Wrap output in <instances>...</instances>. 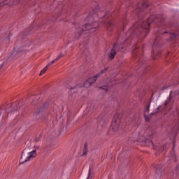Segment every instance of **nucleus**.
<instances>
[{
  "label": "nucleus",
  "instance_id": "obj_1",
  "mask_svg": "<svg viewBox=\"0 0 179 179\" xmlns=\"http://www.w3.org/2000/svg\"><path fill=\"white\" fill-rule=\"evenodd\" d=\"M149 6V4L145 1H141L138 3L137 8L135 10V15L138 17V23L134 24L131 27L130 29L126 33L127 38L121 44L114 43L113 48L109 53V58L114 59V57L117 55V51H122L124 50V45H127L128 43L131 41L132 37H138V36H143V33H145V36L149 33V27L151 23H156L157 27L155 28V31H157L158 34H166L170 33L171 27L167 24V22L164 21L163 17H159V15H151L148 18L147 22L142 21V17L146 15L145 9Z\"/></svg>",
  "mask_w": 179,
  "mask_h": 179
},
{
  "label": "nucleus",
  "instance_id": "obj_2",
  "mask_svg": "<svg viewBox=\"0 0 179 179\" xmlns=\"http://www.w3.org/2000/svg\"><path fill=\"white\" fill-rule=\"evenodd\" d=\"M93 15H94V12L90 13V16L87 17V22H90L87 23L84 29L85 30H87V31H89V33H94L96 31L97 27H99V22L94 21L93 19H94V17H93Z\"/></svg>",
  "mask_w": 179,
  "mask_h": 179
},
{
  "label": "nucleus",
  "instance_id": "obj_3",
  "mask_svg": "<svg viewBox=\"0 0 179 179\" xmlns=\"http://www.w3.org/2000/svg\"><path fill=\"white\" fill-rule=\"evenodd\" d=\"M162 43H160V36L157 34V38L152 45V59H157L159 57L162 55V52L159 48H160Z\"/></svg>",
  "mask_w": 179,
  "mask_h": 179
},
{
  "label": "nucleus",
  "instance_id": "obj_4",
  "mask_svg": "<svg viewBox=\"0 0 179 179\" xmlns=\"http://www.w3.org/2000/svg\"><path fill=\"white\" fill-rule=\"evenodd\" d=\"M35 150H33L31 152H28V156H27L25 158L23 157V154L21 156V158L20 159V164H23V163H26V162H30V160L34 159L37 156V150L40 149V146L35 145L34 147Z\"/></svg>",
  "mask_w": 179,
  "mask_h": 179
},
{
  "label": "nucleus",
  "instance_id": "obj_5",
  "mask_svg": "<svg viewBox=\"0 0 179 179\" xmlns=\"http://www.w3.org/2000/svg\"><path fill=\"white\" fill-rule=\"evenodd\" d=\"M143 53V45H135L133 48V57L137 59H138L140 64H143L142 62V54Z\"/></svg>",
  "mask_w": 179,
  "mask_h": 179
},
{
  "label": "nucleus",
  "instance_id": "obj_6",
  "mask_svg": "<svg viewBox=\"0 0 179 179\" xmlns=\"http://www.w3.org/2000/svg\"><path fill=\"white\" fill-rule=\"evenodd\" d=\"M108 70V67L105 68L104 69L101 70L100 73H98L96 76L92 78H89L84 83V87H90L92 86V83H94L96 82L97 78H100L101 75L105 73Z\"/></svg>",
  "mask_w": 179,
  "mask_h": 179
},
{
  "label": "nucleus",
  "instance_id": "obj_7",
  "mask_svg": "<svg viewBox=\"0 0 179 179\" xmlns=\"http://www.w3.org/2000/svg\"><path fill=\"white\" fill-rule=\"evenodd\" d=\"M145 132L147 134V137L143 141V142H144V143H145V145H148V146H150V145H153V141H152V139L155 138V134H156V131L150 128L148 129Z\"/></svg>",
  "mask_w": 179,
  "mask_h": 179
},
{
  "label": "nucleus",
  "instance_id": "obj_8",
  "mask_svg": "<svg viewBox=\"0 0 179 179\" xmlns=\"http://www.w3.org/2000/svg\"><path fill=\"white\" fill-rule=\"evenodd\" d=\"M120 114L116 113L113 116V119L112 120V124H111V127L113 132H117V131H118V128H120Z\"/></svg>",
  "mask_w": 179,
  "mask_h": 179
},
{
  "label": "nucleus",
  "instance_id": "obj_9",
  "mask_svg": "<svg viewBox=\"0 0 179 179\" xmlns=\"http://www.w3.org/2000/svg\"><path fill=\"white\" fill-rule=\"evenodd\" d=\"M75 29H76V38H79V37L82 36L83 33V30H85V28L81 27L80 24H76Z\"/></svg>",
  "mask_w": 179,
  "mask_h": 179
},
{
  "label": "nucleus",
  "instance_id": "obj_10",
  "mask_svg": "<svg viewBox=\"0 0 179 179\" xmlns=\"http://www.w3.org/2000/svg\"><path fill=\"white\" fill-rule=\"evenodd\" d=\"M20 52H22V50H14L12 53L10 54V57H8V61H15L17 58H19V56L20 55Z\"/></svg>",
  "mask_w": 179,
  "mask_h": 179
},
{
  "label": "nucleus",
  "instance_id": "obj_11",
  "mask_svg": "<svg viewBox=\"0 0 179 179\" xmlns=\"http://www.w3.org/2000/svg\"><path fill=\"white\" fill-rule=\"evenodd\" d=\"M115 83H113V81H107L106 85H103L101 87H99V89H102L103 90H105V92H108L110 89H111L112 86H114Z\"/></svg>",
  "mask_w": 179,
  "mask_h": 179
},
{
  "label": "nucleus",
  "instance_id": "obj_12",
  "mask_svg": "<svg viewBox=\"0 0 179 179\" xmlns=\"http://www.w3.org/2000/svg\"><path fill=\"white\" fill-rule=\"evenodd\" d=\"M80 52L84 55H87L89 54V50H87V45L86 43L80 44Z\"/></svg>",
  "mask_w": 179,
  "mask_h": 179
},
{
  "label": "nucleus",
  "instance_id": "obj_13",
  "mask_svg": "<svg viewBox=\"0 0 179 179\" xmlns=\"http://www.w3.org/2000/svg\"><path fill=\"white\" fill-rule=\"evenodd\" d=\"M87 148H88L87 143H85L84 145V148L83 149L82 156H86V155H87V153H89V149Z\"/></svg>",
  "mask_w": 179,
  "mask_h": 179
},
{
  "label": "nucleus",
  "instance_id": "obj_14",
  "mask_svg": "<svg viewBox=\"0 0 179 179\" xmlns=\"http://www.w3.org/2000/svg\"><path fill=\"white\" fill-rule=\"evenodd\" d=\"M162 171H163V166L162 165L157 166L156 172L159 174V177H162Z\"/></svg>",
  "mask_w": 179,
  "mask_h": 179
},
{
  "label": "nucleus",
  "instance_id": "obj_15",
  "mask_svg": "<svg viewBox=\"0 0 179 179\" xmlns=\"http://www.w3.org/2000/svg\"><path fill=\"white\" fill-rule=\"evenodd\" d=\"M170 148V143H167L162 146V148L159 150V152H163V150H167Z\"/></svg>",
  "mask_w": 179,
  "mask_h": 179
},
{
  "label": "nucleus",
  "instance_id": "obj_16",
  "mask_svg": "<svg viewBox=\"0 0 179 179\" xmlns=\"http://www.w3.org/2000/svg\"><path fill=\"white\" fill-rule=\"evenodd\" d=\"M108 30L111 31L113 30V27H114V23L111 22L110 21L108 22L107 23Z\"/></svg>",
  "mask_w": 179,
  "mask_h": 179
},
{
  "label": "nucleus",
  "instance_id": "obj_17",
  "mask_svg": "<svg viewBox=\"0 0 179 179\" xmlns=\"http://www.w3.org/2000/svg\"><path fill=\"white\" fill-rule=\"evenodd\" d=\"M159 111H160V108H159V107L157 108L154 110V112H152V113H151L150 115H148V117H150V118H152V117L153 115H155V114H157V113H159Z\"/></svg>",
  "mask_w": 179,
  "mask_h": 179
},
{
  "label": "nucleus",
  "instance_id": "obj_18",
  "mask_svg": "<svg viewBox=\"0 0 179 179\" xmlns=\"http://www.w3.org/2000/svg\"><path fill=\"white\" fill-rule=\"evenodd\" d=\"M92 177H93V171H92V166H90L87 178L86 179H92Z\"/></svg>",
  "mask_w": 179,
  "mask_h": 179
},
{
  "label": "nucleus",
  "instance_id": "obj_19",
  "mask_svg": "<svg viewBox=\"0 0 179 179\" xmlns=\"http://www.w3.org/2000/svg\"><path fill=\"white\" fill-rule=\"evenodd\" d=\"M103 125H104V119H101L98 123L99 129H101Z\"/></svg>",
  "mask_w": 179,
  "mask_h": 179
},
{
  "label": "nucleus",
  "instance_id": "obj_20",
  "mask_svg": "<svg viewBox=\"0 0 179 179\" xmlns=\"http://www.w3.org/2000/svg\"><path fill=\"white\" fill-rule=\"evenodd\" d=\"M12 110L10 111V113H13V111H17V104L14 103L11 106Z\"/></svg>",
  "mask_w": 179,
  "mask_h": 179
},
{
  "label": "nucleus",
  "instance_id": "obj_21",
  "mask_svg": "<svg viewBox=\"0 0 179 179\" xmlns=\"http://www.w3.org/2000/svg\"><path fill=\"white\" fill-rule=\"evenodd\" d=\"M172 99H173V96H171V95H169L168 100L164 103V107H166L169 103L171 101Z\"/></svg>",
  "mask_w": 179,
  "mask_h": 179
},
{
  "label": "nucleus",
  "instance_id": "obj_22",
  "mask_svg": "<svg viewBox=\"0 0 179 179\" xmlns=\"http://www.w3.org/2000/svg\"><path fill=\"white\" fill-rule=\"evenodd\" d=\"M127 143L130 145H134V143H135V140H134V138H129Z\"/></svg>",
  "mask_w": 179,
  "mask_h": 179
},
{
  "label": "nucleus",
  "instance_id": "obj_23",
  "mask_svg": "<svg viewBox=\"0 0 179 179\" xmlns=\"http://www.w3.org/2000/svg\"><path fill=\"white\" fill-rule=\"evenodd\" d=\"M47 69H48V66H46L42 71H41L39 76H41V75H44Z\"/></svg>",
  "mask_w": 179,
  "mask_h": 179
},
{
  "label": "nucleus",
  "instance_id": "obj_24",
  "mask_svg": "<svg viewBox=\"0 0 179 179\" xmlns=\"http://www.w3.org/2000/svg\"><path fill=\"white\" fill-rule=\"evenodd\" d=\"M150 110V104L148 105L145 107V109L144 110V114H148V113H149Z\"/></svg>",
  "mask_w": 179,
  "mask_h": 179
},
{
  "label": "nucleus",
  "instance_id": "obj_25",
  "mask_svg": "<svg viewBox=\"0 0 179 179\" xmlns=\"http://www.w3.org/2000/svg\"><path fill=\"white\" fill-rule=\"evenodd\" d=\"M144 117L147 122H149L150 121V116H148V115H147L146 113H144Z\"/></svg>",
  "mask_w": 179,
  "mask_h": 179
},
{
  "label": "nucleus",
  "instance_id": "obj_26",
  "mask_svg": "<svg viewBox=\"0 0 179 179\" xmlns=\"http://www.w3.org/2000/svg\"><path fill=\"white\" fill-rule=\"evenodd\" d=\"M176 36H177V35H176L175 33H171L170 34V37H171V39L176 38Z\"/></svg>",
  "mask_w": 179,
  "mask_h": 179
},
{
  "label": "nucleus",
  "instance_id": "obj_27",
  "mask_svg": "<svg viewBox=\"0 0 179 179\" xmlns=\"http://www.w3.org/2000/svg\"><path fill=\"white\" fill-rule=\"evenodd\" d=\"M55 62H57V60L55 59L54 60H52L51 62H50L47 66H51V65H52V64H55Z\"/></svg>",
  "mask_w": 179,
  "mask_h": 179
},
{
  "label": "nucleus",
  "instance_id": "obj_28",
  "mask_svg": "<svg viewBox=\"0 0 179 179\" xmlns=\"http://www.w3.org/2000/svg\"><path fill=\"white\" fill-rule=\"evenodd\" d=\"M169 157H175L176 159V155H174V151H171V155H169Z\"/></svg>",
  "mask_w": 179,
  "mask_h": 179
},
{
  "label": "nucleus",
  "instance_id": "obj_29",
  "mask_svg": "<svg viewBox=\"0 0 179 179\" xmlns=\"http://www.w3.org/2000/svg\"><path fill=\"white\" fill-rule=\"evenodd\" d=\"M5 64H8V60L5 61L2 64H0V69H2V67L3 65H5Z\"/></svg>",
  "mask_w": 179,
  "mask_h": 179
},
{
  "label": "nucleus",
  "instance_id": "obj_30",
  "mask_svg": "<svg viewBox=\"0 0 179 179\" xmlns=\"http://www.w3.org/2000/svg\"><path fill=\"white\" fill-rule=\"evenodd\" d=\"M34 142H36V143L40 142V138H35L34 140Z\"/></svg>",
  "mask_w": 179,
  "mask_h": 179
},
{
  "label": "nucleus",
  "instance_id": "obj_31",
  "mask_svg": "<svg viewBox=\"0 0 179 179\" xmlns=\"http://www.w3.org/2000/svg\"><path fill=\"white\" fill-rule=\"evenodd\" d=\"M166 89H169V86L165 85L162 88V90H166Z\"/></svg>",
  "mask_w": 179,
  "mask_h": 179
},
{
  "label": "nucleus",
  "instance_id": "obj_32",
  "mask_svg": "<svg viewBox=\"0 0 179 179\" xmlns=\"http://www.w3.org/2000/svg\"><path fill=\"white\" fill-rule=\"evenodd\" d=\"M48 106H49V103H48V102H47V103H45L43 105V108H45V107H48Z\"/></svg>",
  "mask_w": 179,
  "mask_h": 179
},
{
  "label": "nucleus",
  "instance_id": "obj_33",
  "mask_svg": "<svg viewBox=\"0 0 179 179\" xmlns=\"http://www.w3.org/2000/svg\"><path fill=\"white\" fill-rule=\"evenodd\" d=\"M176 173L179 174V164L176 166Z\"/></svg>",
  "mask_w": 179,
  "mask_h": 179
},
{
  "label": "nucleus",
  "instance_id": "obj_34",
  "mask_svg": "<svg viewBox=\"0 0 179 179\" xmlns=\"http://www.w3.org/2000/svg\"><path fill=\"white\" fill-rule=\"evenodd\" d=\"M60 58H61V57H59V56H57L55 59L56 62H57V61H59Z\"/></svg>",
  "mask_w": 179,
  "mask_h": 179
},
{
  "label": "nucleus",
  "instance_id": "obj_35",
  "mask_svg": "<svg viewBox=\"0 0 179 179\" xmlns=\"http://www.w3.org/2000/svg\"><path fill=\"white\" fill-rule=\"evenodd\" d=\"M41 110H43V108H40L38 113H36V114H40V112L41 111Z\"/></svg>",
  "mask_w": 179,
  "mask_h": 179
},
{
  "label": "nucleus",
  "instance_id": "obj_36",
  "mask_svg": "<svg viewBox=\"0 0 179 179\" xmlns=\"http://www.w3.org/2000/svg\"><path fill=\"white\" fill-rule=\"evenodd\" d=\"M125 23H126V21H123V29L125 28Z\"/></svg>",
  "mask_w": 179,
  "mask_h": 179
},
{
  "label": "nucleus",
  "instance_id": "obj_37",
  "mask_svg": "<svg viewBox=\"0 0 179 179\" xmlns=\"http://www.w3.org/2000/svg\"><path fill=\"white\" fill-rule=\"evenodd\" d=\"M69 89H71V90H73V89H76V87H69Z\"/></svg>",
  "mask_w": 179,
  "mask_h": 179
},
{
  "label": "nucleus",
  "instance_id": "obj_38",
  "mask_svg": "<svg viewBox=\"0 0 179 179\" xmlns=\"http://www.w3.org/2000/svg\"><path fill=\"white\" fill-rule=\"evenodd\" d=\"M59 57L60 58H62V57H64V55H62V53H60L59 55Z\"/></svg>",
  "mask_w": 179,
  "mask_h": 179
},
{
  "label": "nucleus",
  "instance_id": "obj_39",
  "mask_svg": "<svg viewBox=\"0 0 179 179\" xmlns=\"http://www.w3.org/2000/svg\"><path fill=\"white\" fill-rule=\"evenodd\" d=\"M176 146V141H173V148Z\"/></svg>",
  "mask_w": 179,
  "mask_h": 179
},
{
  "label": "nucleus",
  "instance_id": "obj_40",
  "mask_svg": "<svg viewBox=\"0 0 179 179\" xmlns=\"http://www.w3.org/2000/svg\"><path fill=\"white\" fill-rule=\"evenodd\" d=\"M106 16V17H108V14H107Z\"/></svg>",
  "mask_w": 179,
  "mask_h": 179
},
{
  "label": "nucleus",
  "instance_id": "obj_41",
  "mask_svg": "<svg viewBox=\"0 0 179 179\" xmlns=\"http://www.w3.org/2000/svg\"><path fill=\"white\" fill-rule=\"evenodd\" d=\"M6 110H8V108H6L5 111H6Z\"/></svg>",
  "mask_w": 179,
  "mask_h": 179
},
{
  "label": "nucleus",
  "instance_id": "obj_42",
  "mask_svg": "<svg viewBox=\"0 0 179 179\" xmlns=\"http://www.w3.org/2000/svg\"><path fill=\"white\" fill-rule=\"evenodd\" d=\"M7 108H9V106H8Z\"/></svg>",
  "mask_w": 179,
  "mask_h": 179
},
{
  "label": "nucleus",
  "instance_id": "obj_43",
  "mask_svg": "<svg viewBox=\"0 0 179 179\" xmlns=\"http://www.w3.org/2000/svg\"><path fill=\"white\" fill-rule=\"evenodd\" d=\"M143 68H145V66H143Z\"/></svg>",
  "mask_w": 179,
  "mask_h": 179
},
{
  "label": "nucleus",
  "instance_id": "obj_44",
  "mask_svg": "<svg viewBox=\"0 0 179 179\" xmlns=\"http://www.w3.org/2000/svg\"><path fill=\"white\" fill-rule=\"evenodd\" d=\"M155 155H157V153H155Z\"/></svg>",
  "mask_w": 179,
  "mask_h": 179
}]
</instances>
